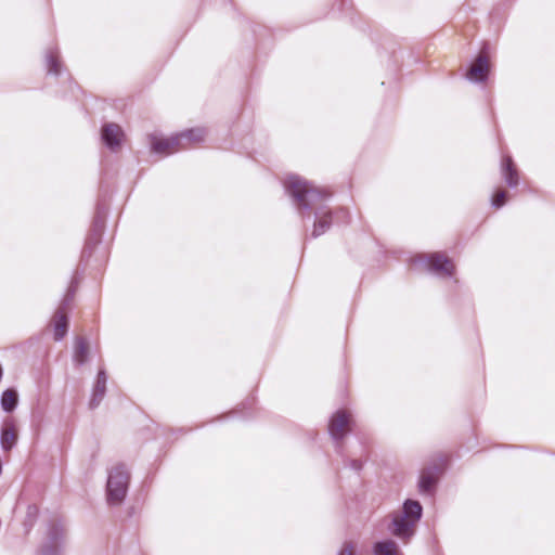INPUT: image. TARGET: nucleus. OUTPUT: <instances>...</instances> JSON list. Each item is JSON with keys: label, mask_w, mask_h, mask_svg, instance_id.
Returning a JSON list of instances; mask_svg holds the SVG:
<instances>
[{"label": "nucleus", "mask_w": 555, "mask_h": 555, "mask_svg": "<svg viewBox=\"0 0 555 555\" xmlns=\"http://www.w3.org/2000/svg\"><path fill=\"white\" fill-rule=\"evenodd\" d=\"M284 189L301 220L313 221L310 234L312 238L326 233L334 222V217L346 222L349 219V211L346 208L339 207L334 210L330 207L332 193L328 190L319 188L298 175L287 177Z\"/></svg>", "instance_id": "f257e3e1"}, {"label": "nucleus", "mask_w": 555, "mask_h": 555, "mask_svg": "<svg viewBox=\"0 0 555 555\" xmlns=\"http://www.w3.org/2000/svg\"><path fill=\"white\" fill-rule=\"evenodd\" d=\"M424 514L423 505L414 499H405L398 512L390 515L387 531L403 541L409 542L416 533V525Z\"/></svg>", "instance_id": "f03ea898"}, {"label": "nucleus", "mask_w": 555, "mask_h": 555, "mask_svg": "<svg viewBox=\"0 0 555 555\" xmlns=\"http://www.w3.org/2000/svg\"><path fill=\"white\" fill-rule=\"evenodd\" d=\"M130 478V472L124 463H118L108 469L105 494L109 506H118L124 503L129 490Z\"/></svg>", "instance_id": "7ed1b4c3"}, {"label": "nucleus", "mask_w": 555, "mask_h": 555, "mask_svg": "<svg viewBox=\"0 0 555 555\" xmlns=\"http://www.w3.org/2000/svg\"><path fill=\"white\" fill-rule=\"evenodd\" d=\"M108 214V204L104 195L100 194L94 216L92 218L91 227L86 237L85 246L81 250L80 261L87 262L92 254L94 248L101 243L102 235L105 229V220Z\"/></svg>", "instance_id": "20e7f679"}, {"label": "nucleus", "mask_w": 555, "mask_h": 555, "mask_svg": "<svg viewBox=\"0 0 555 555\" xmlns=\"http://www.w3.org/2000/svg\"><path fill=\"white\" fill-rule=\"evenodd\" d=\"M64 542L65 529L62 521L52 519L48 522L46 539L40 545L37 555H62Z\"/></svg>", "instance_id": "39448f33"}, {"label": "nucleus", "mask_w": 555, "mask_h": 555, "mask_svg": "<svg viewBox=\"0 0 555 555\" xmlns=\"http://www.w3.org/2000/svg\"><path fill=\"white\" fill-rule=\"evenodd\" d=\"M443 465L437 462H433L426 465L421 470L417 481V490L420 494L426 496H434L437 491L439 479L443 474Z\"/></svg>", "instance_id": "423d86ee"}, {"label": "nucleus", "mask_w": 555, "mask_h": 555, "mask_svg": "<svg viewBox=\"0 0 555 555\" xmlns=\"http://www.w3.org/2000/svg\"><path fill=\"white\" fill-rule=\"evenodd\" d=\"M490 50V43L483 42L480 52L472 62L465 75L468 81L474 83H482L488 80Z\"/></svg>", "instance_id": "0eeeda50"}, {"label": "nucleus", "mask_w": 555, "mask_h": 555, "mask_svg": "<svg viewBox=\"0 0 555 555\" xmlns=\"http://www.w3.org/2000/svg\"><path fill=\"white\" fill-rule=\"evenodd\" d=\"M350 416L344 410H338L331 417L328 423V434L336 442V452H341V440L345 436L346 429L349 426Z\"/></svg>", "instance_id": "6e6552de"}, {"label": "nucleus", "mask_w": 555, "mask_h": 555, "mask_svg": "<svg viewBox=\"0 0 555 555\" xmlns=\"http://www.w3.org/2000/svg\"><path fill=\"white\" fill-rule=\"evenodd\" d=\"M122 128L115 122H106L102 127L101 140L108 150L119 149L124 142Z\"/></svg>", "instance_id": "1a4fd4ad"}, {"label": "nucleus", "mask_w": 555, "mask_h": 555, "mask_svg": "<svg viewBox=\"0 0 555 555\" xmlns=\"http://www.w3.org/2000/svg\"><path fill=\"white\" fill-rule=\"evenodd\" d=\"M424 263L430 272L451 276L454 273V266L451 260L441 254H431L424 258Z\"/></svg>", "instance_id": "9d476101"}, {"label": "nucleus", "mask_w": 555, "mask_h": 555, "mask_svg": "<svg viewBox=\"0 0 555 555\" xmlns=\"http://www.w3.org/2000/svg\"><path fill=\"white\" fill-rule=\"evenodd\" d=\"M107 373L105 369H100L93 385L89 408L94 410L99 406L100 402L106 393Z\"/></svg>", "instance_id": "9b49d317"}, {"label": "nucleus", "mask_w": 555, "mask_h": 555, "mask_svg": "<svg viewBox=\"0 0 555 555\" xmlns=\"http://www.w3.org/2000/svg\"><path fill=\"white\" fill-rule=\"evenodd\" d=\"M501 175L508 188L514 189L519 183V172L509 155H505L501 160Z\"/></svg>", "instance_id": "f8f14e48"}, {"label": "nucleus", "mask_w": 555, "mask_h": 555, "mask_svg": "<svg viewBox=\"0 0 555 555\" xmlns=\"http://www.w3.org/2000/svg\"><path fill=\"white\" fill-rule=\"evenodd\" d=\"M47 74L59 77L62 75L63 65L60 60V53L57 48H50L47 50L44 55Z\"/></svg>", "instance_id": "ddd939ff"}, {"label": "nucleus", "mask_w": 555, "mask_h": 555, "mask_svg": "<svg viewBox=\"0 0 555 555\" xmlns=\"http://www.w3.org/2000/svg\"><path fill=\"white\" fill-rule=\"evenodd\" d=\"M69 325L68 315L63 309H56L54 312L53 336L55 341H61L67 334Z\"/></svg>", "instance_id": "4468645a"}, {"label": "nucleus", "mask_w": 555, "mask_h": 555, "mask_svg": "<svg viewBox=\"0 0 555 555\" xmlns=\"http://www.w3.org/2000/svg\"><path fill=\"white\" fill-rule=\"evenodd\" d=\"M173 147L181 149L180 138L177 134L169 138L152 137L151 150L153 153L160 154Z\"/></svg>", "instance_id": "2eb2a0df"}, {"label": "nucleus", "mask_w": 555, "mask_h": 555, "mask_svg": "<svg viewBox=\"0 0 555 555\" xmlns=\"http://www.w3.org/2000/svg\"><path fill=\"white\" fill-rule=\"evenodd\" d=\"M374 555H403L399 545L391 539H383L373 544Z\"/></svg>", "instance_id": "dca6fc26"}, {"label": "nucleus", "mask_w": 555, "mask_h": 555, "mask_svg": "<svg viewBox=\"0 0 555 555\" xmlns=\"http://www.w3.org/2000/svg\"><path fill=\"white\" fill-rule=\"evenodd\" d=\"M18 404V392L15 388H7L0 396V405L3 412L12 413Z\"/></svg>", "instance_id": "f3484780"}, {"label": "nucleus", "mask_w": 555, "mask_h": 555, "mask_svg": "<svg viewBox=\"0 0 555 555\" xmlns=\"http://www.w3.org/2000/svg\"><path fill=\"white\" fill-rule=\"evenodd\" d=\"M16 434L13 424L5 423L0 433V444L3 451H10L16 444Z\"/></svg>", "instance_id": "a211bd4d"}, {"label": "nucleus", "mask_w": 555, "mask_h": 555, "mask_svg": "<svg viewBox=\"0 0 555 555\" xmlns=\"http://www.w3.org/2000/svg\"><path fill=\"white\" fill-rule=\"evenodd\" d=\"M180 138L181 149H185V143L202 142L205 138V130L203 128H191L180 133H177Z\"/></svg>", "instance_id": "6ab92c4d"}, {"label": "nucleus", "mask_w": 555, "mask_h": 555, "mask_svg": "<svg viewBox=\"0 0 555 555\" xmlns=\"http://www.w3.org/2000/svg\"><path fill=\"white\" fill-rule=\"evenodd\" d=\"M255 397L247 398L244 402H242L237 408H235L233 411H231L227 415H222L219 418H228V417H242V418H249L253 417V413L250 412L253 405L255 404Z\"/></svg>", "instance_id": "aec40b11"}, {"label": "nucleus", "mask_w": 555, "mask_h": 555, "mask_svg": "<svg viewBox=\"0 0 555 555\" xmlns=\"http://www.w3.org/2000/svg\"><path fill=\"white\" fill-rule=\"evenodd\" d=\"M89 356V345L85 337H77L75 344L74 361L78 366L83 365Z\"/></svg>", "instance_id": "412c9836"}, {"label": "nucleus", "mask_w": 555, "mask_h": 555, "mask_svg": "<svg viewBox=\"0 0 555 555\" xmlns=\"http://www.w3.org/2000/svg\"><path fill=\"white\" fill-rule=\"evenodd\" d=\"M78 285H79V281L77 278H73L68 287H67V291L64 295V297L62 298L61 300V304L59 306L57 309H63L64 312L67 314V311L74 300V297L76 295V292L78 289Z\"/></svg>", "instance_id": "4be33fe9"}, {"label": "nucleus", "mask_w": 555, "mask_h": 555, "mask_svg": "<svg viewBox=\"0 0 555 555\" xmlns=\"http://www.w3.org/2000/svg\"><path fill=\"white\" fill-rule=\"evenodd\" d=\"M353 10V2H334L331 9V14L334 17H343V15L351 14Z\"/></svg>", "instance_id": "5701e85b"}, {"label": "nucleus", "mask_w": 555, "mask_h": 555, "mask_svg": "<svg viewBox=\"0 0 555 555\" xmlns=\"http://www.w3.org/2000/svg\"><path fill=\"white\" fill-rule=\"evenodd\" d=\"M38 515H39L38 506L36 504H29L27 506L26 516H25V519L23 522L26 532H29L33 529V527L35 526V524L37 521Z\"/></svg>", "instance_id": "b1692460"}, {"label": "nucleus", "mask_w": 555, "mask_h": 555, "mask_svg": "<svg viewBox=\"0 0 555 555\" xmlns=\"http://www.w3.org/2000/svg\"><path fill=\"white\" fill-rule=\"evenodd\" d=\"M343 459V464L345 468H350L357 474H360L363 469V461L360 459H350L343 454V451L339 453Z\"/></svg>", "instance_id": "393cba45"}, {"label": "nucleus", "mask_w": 555, "mask_h": 555, "mask_svg": "<svg viewBox=\"0 0 555 555\" xmlns=\"http://www.w3.org/2000/svg\"><path fill=\"white\" fill-rule=\"evenodd\" d=\"M508 197V193L506 191L500 190L495 192L491 197V206L495 209L503 207Z\"/></svg>", "instance_id": "a878e982"}, {"label": "nucleus", "mask_w": 555, "mask_h": 555, "mask_svg": "<svg viewBox=\"0 0 555 555\" xmlns=\"http://www.w3.org/2000/svg\"><path fill=\"white\" fill-rule=\"evenodd\" d=\"M337 555H354V545L351 541H345Z\"/></svg>", "instance_id": "bb28decb"}, {"label": "nucleus", "mask_w": 555, "mask_h": 555, "mask_svg": "<svg viewBox=\"0 0 555 555\" xmlns=\"http://www.w3.org/2000/svg\"><path fill=\"white\" fill-rule=\"evenodd\" d=\"M67 81H68V83H69V88H70L72 90H73V88H78V86H77L76 83H74V82H73V80H72V77H70V76H68V77H67Z\"/></svg>", "instance_id": "cd10ccee"}]
</instances>
